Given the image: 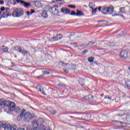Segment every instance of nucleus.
Masks as SVG:
<instances>
[{"instance_id":"56","label":"nucleus","mask_w":130,"mask_h":130,"mask_svg":"<svg viewBox=\"0 0 130 130\" xmlns=\"http://www.w3.org/2000/svg\"><path fill=\"white\" fill-rule=\"evenodd\" d=\"M47 130H52V129L50 127H48Z\"/></svg>"},{"instance_id":"55","label":"nucleus","mask_w":130,"mask_h":130,"mask_svg":"<svg viewBox=\"0 0 130 130\" xmlns=\"http://www.w3.org/2000/svg\"><path fill=\"white\" fill-rule=\"evenodd\" d=\"M120 17H122V18H124L123 15L120 14Z\"/></svg>"},{"instance_id":"7","label":"nucleus","mask_w":130,"mask_h":130,"mask_svg":"<svg viewBox=\"0 0 130 130\" xmlns=\"http://www.w3.org/2000/svg\"><path fill=\"white\" fill-rule=\"evenodd\" d=\"M62 38V35H57L56 37H52L51 40L52 41H57V40H59Z\"/></svg>"},{"instance_id":"12","label":"nucleus","mask_w":130,"mask_h":130,"mask_svg":"<svg viewBox=\"0 0 130 130\" xmlns=\"http://www.w3.org/2000/svg\"><path fill=\"white\" fill-rule=\"evenodd\" d=\"M9 16H11V14L9 12H8L7 10H5L4 13H3L2 15V18H8Z\"/></svg>"},{"instance_id":"28","label":"nucleus","mask_w":130,"mask_h":130,"mask_svg":"<svg viewBox=\"0 0 130 130\" xmlns=\"http://www.w3.org/2000/svg\"><path fill=\"white\" fill-rule=\"evenodd\" d=\"M24 112H25V110H22L20 115V117L22 118L24 116Z\"/></svg>"},{"instance_id":"16","label":"nucleus","mask_w":130,"mask_h":130,"mask_svg":"<svg viewBox=\"0 0 130 130\" xmlns=\"http://www.w3.org/2000/svg\"><path fill=\"white\" fill-rule=\"evenodd\" d=\"M76 16H78L79 17L81 16H84V13L79 10H77Z\"/></svg>"},{"instance_id":"18","label":"nucleus","mask_w":130,"mask_h":130,"mask_svg":"<svg viewBox=\"0 0 130 130\" xmlns=\"http://www.w3.org/2000/svg\"><path fill=\"white\" fill-rule=\"evenodd\" d=\"M41 16L43 18H47L48 17V15H47V12L46 11H44L41 13Z\"/></svg>"},{"instance_id":"60","label":"nucleus","mask_w":130,"mask_h":130,"mask_svg":"<svg viewBox=\"0 0 130 130\" xmlns=\"http://www.w3.org/2000/svg\"><path fill=\"white\" fill-rule=\"evenodd\" d=\"M61 63H62V64H63L64 63L63 62H61Z\"/></svg>"},{"instance_id":"48","label":"nucleus","mask_w":130,"mask_h":130,"mask_svg":"<svg viewBox=\"0 0 130 130\" xmlns=\"http://www.w3.org/2000/svg\"><path fill=\"white\" fill-rule=\"evenodd\" d=\"M14 2H16V3H20L21 2V0H13Z\"/></svg>"},{"instance_id":"22","label":"nucleus","mask_w":130,"mask_h":130,"mask_svg":"<svg viewBox=\"0 0 130 130\" xmlns=\"http://www.w3.org/2000/svg\"><path fill=\"white\" fill-rule=\"evenodd\" d=\"M95 7V4H94V3H89V7L90 9H94V7Z\"/></svg>"},{"instance_id":"8","label":"nucleus","mask_w":130,"mask_h":130,"mask_svg":"<svg viewBox=\"0 0 130 130\" xmlns=\"http://www.w3.org/2000/svg\"><path fill=\"white\" fill-rule=\"evenodd\" d=\"M120 56L125 58L127 57V51L126 50H122L120 53Z\"/></svg>"},{"instance_id":"32","label":"nucleus","mask_w":130,"mask_h":130,"mask_svg":"<svg viewBox=\"0 0 130 130\" xmlns=\"http://www.w3.org/2000/svg\"><path fill=\"white\" fill-rule=\"evenodd\" d=\"M4 106V101L3 100H0V106L3 107Z\"/></svg>"},{"instance_id":"1","label":"nucleus","mask_w":130,"mask_h":130,"mask_svg":"<svg viewBox=\"0 0 130 130\" xmlns=\"http://www.w3.org/2000/svg\"><path fill=\"white\" fill-rule=\"evenodd\" d=\"M41 122H44V120H43V119L39 118L38 120H33L31 122V124L32 125V130H37V128H39V126H40Z\"/></svg>"},{"instance_id":"39","label":"nucleus","mask_w":130,"mask_h":130,"mask_svg":"<svg viewBox=\"0 0 130 130\" xmlns=\"http://www.w3.org/2000/svg\"><path fill=\"white\" fill-rule=\"evenodd\" d=\"M88 52V50H84L83 52L82 53H83V54H86V53H87Z\"/></svg>"},{"instance_id":"9","label":"nucleus","mask_w":130,"mask_h":130,"mask_svg":"<svg viewBox=\"0 0 130 130\" xmlns=\"http://www.w3.org/2000/svg\"><path fill=\"white\" fill-rule=\"evenodd\" d=\"M61 12L63 14H70V13H71V10L69 9V8L63 7L61 9Z\"/></svg>"},{"instance_id":"54","label":"nucleus","mask_w":130,"mask_h":130,"mask_svg":"<svg viewBox=\"0 0 130 130\" xmlns=\"http://www.w3.org/2000/svg\"><path fill=\"white\" fill-rule=\"evenodd\" d=\"M108 99H109V100H111V97H109V96H108Z\"/></svg>"},{"instance_id":"52","label":"nucleus","mask_w":130,"mask_h":130,"mask_svg":"<svg viewBox=\"0 0 130 130\" xmlns=\"http://www.w3.org/2000/svg\"><path fill=\"white\" fill-rule=\"evenodd\" d=\"M119 123H120L121 124H123V123L121 122H118V124H119Z\"/></svg>"},{"instance_id":"13","label":"nucleus","mask_w":130,"mask_h":130,"mask_svg":"<svg viewBox=\"0 0 130 130\" xmlns=\"http://www.w3.org/2000/svg\"><path fill=\"white\" fill-rule=\"evenodd\" d=\"M19 3H20V4H22V5H23V6L25 7V8H27V7H30V6L31 5V4L26 3L22 1H20V2Z\"/></svg>"},{"instance_id":"40","label":"nucleus","mask_w":130,"mask_h":130,"mask_svg":"<svg viewBox=\"0 0 130 130\" xmlns=\"http://www.w3.org/2000/svg\"><path fill=\"white\" fill-rule=\"evenodd\" d=\"M4 124V122H0V128H3V125Z\"/></svg>"},{"instance_id":"20","label":"nucleus","mask_w":130,"mask_h":130,"mask_svg":"<svg viewBox=\"0 0 130 130\" xmlns=\"http://www.w3.org/2000/svg\"><path fill=\"white\" fill-rule=\"evenodd\" d=\"M10 130H17V125L15 124L11 125Z\"/></svg>"},{"instance_id":"14","label":"nucleus","mask_w":130,"mask_h":130,"mask_svg":"<svg viewBox=\"0 0 130 130\" xmlns=\"http://www.w3.org/2000/svg\"><path fill=\"white\" fill-rule=\"evenodd\" d=\"M36 89H37V91H40V92H41V93H42L44 95H45V92H44V91L43 90V87H42L41 86H38V87H37Z\"/></svg>"},{"instance_id":"4","label":"nucleus","mask_w":130,"mask_h":130,"mask_svg":"<svg viewBox=\"0 0 130 130\" xmlns=\"http://www.w3.org/2000/svg\"><path fill=\"white\" fill-rule=\"evenodd\" d=\"M13 50L14 51H18L20 53H22V55H25V54H27V53H29V52L27 51L23 48H22L19 46H15L13 47Z\"/></svg>"},{"instance_id":"58","label":"nucleus","mask_w":130,"mask_h":130,"mask_svg":"<svg viewBox=\"0 0 130 130\" xmlns=\"http://www.w3.org/2000/svg\"><path fill=\"white\" fill-rule=\"evenodd\" d=\"M85 45H85V44H82V45H81V47L83 46H85Z\"/></svg>"},{"instance_id":"33","label":"nucleus","mask_w":130,"mask_h":130,"mask_svg":"<svg viewBox=\"0 0 130 130\" xmlns=\"http://www.w3.org/2000/svg\"><path fill=\"white\" fill-rule=\"evenodd\" d=\"M126 120L128 121H130V115H127L126 116Z\"/></svg>"},{"instance_id":"37","label":"nucleus","mask_w":130,"mask_h":130,"mask_svg":"<svg viewBox=\"0 0 130 130\" xmlns=\"http://www.w3.org/2000/svg\"><path fill=\"white\" fill-rule=\"evenodd\" d=\"M44 75H49V72L47 71H45L44 72Z\"/></svg>"},{"instance_id":"15","label":"nucleus","mask_w":130,"mask_h":130,"mask_svg":"<svg viewBox=\"0 0 130 130\" xmlns=\"http://www.w3.org/2000/svg\"><path fill=\"white\" fill-rule=\"evenodd\" d=\"M39 128H40V130H46V127L43 124V122H41Z\"/></svg>"},{"instance_id":"45","label":"nucleus","mask_w":130,"mask_h":130,"mask_svg":"<svg viewBox=\"0 0 130 130\" xmlns=\"http://www.w3.org/2000/svg\"><path fill=\"white\" fill-rule=\"evenodd\" d=\"M125 86H126V87L127 88H130V85H128V83H125Z\"/></svg>"},{"instance_id":"11","label":"nucleus","mask_w":130,"mask_h":130,"mask_svg":"<svg viewBox=\"0 0 130 130\" xmlns=\"http://www.w3.org/2000/svg\"><path fill=\"white\" fill-rule=\"evenodd\" d=\"M49 10H51L52 14H54V15H57L58 13V10L55 7H49Z\"/></svg>"},{"instance_id":"19","label":"nucleus","mask_w":130,"mask_h":130,"mask_svg":"<svg viewBox=\"0 0 130 130\" xmlns=\"http://www.w3.org/2000/svg\"><path fill=\"white\" fill-rule=\"evenodd\" d=\"M87 98L89 101H93V100H94V96H93V95H92L91 94H89L87 96Z\"/></svg>"},{"instance_id":"34","label":"nucleus","mask_w":130,"mask_h":130,"mask_svg":"<svg viewBox=\"0 0 130 130\" xmlns=\"http://www.w3.org/2000/svg\"><path fill=\"white\" fill-rule=\"evenodd\" d=\"M70 15L71 16H75V15H77V13H76V12H75V11H72L71 13H70Z\"/></svg>"},{"instance_id":"30","label":"nucleus","mask_w":130,"mask_h":130,"mask_svg":"<svg viewBox=\"0 0 130 130\" xmlns=\"http://www.w3.org/2000/svg\"><path fill=\"white\" fill-rule=\"evenodd\" d=\"M68 8H70V9H76V6L75 5H68Z\"/></svg>"},{"instance_id":"35","label":"nucleus","mask_w":130,"mask_h":130,"mask_svg":"<svg viewBox=\"0 0 130 130\" xmlns=\"http://www.w3.org/2000/svg\"><path fill=\"white\" fill-rule=\"evenodd\" d=\"M26 130H32V128H31V126L27 125L26 127Z\"/></svg>"},{"instance_id":"44","label":"nucleus","mask_w":130,"mask_h":130,"mask_svg":"<svg viewBox=\"0 0 130 130\" xmlns=\"http://www.w3.org/2000/svg\"><path fill=\"white\" fill-rule=\"evenodd\" d=\"M35 13V11L34 10H30V14L32 15V14H34Z\"/></svg>"},{"instance_id":"59","label":"nucleus","mask_w":130,"mask_h":130,"mask_svg":"<svg viewBox=\"0 0 130 130\" xmlns=\"http://www.w3.org/2000/svg\"><path fill=\"white\" fill-rule=\"evenodd\" d=\"M108 97L107 96H105V99H107Z\"/></svg>"},{"instance_id":"23","label":"nucleus","mask_w":130,"mask_h":130,"mask_svg":"<svg viewBox=\"0 0 130 130\" xmlns=\"http://www.w3.org/2000/svg\"><path fill=\"white\" fill-rule=\"evenodd\" d=\"M124 7H122L119 9L120 10V13L122 14H124L125 13V10H124Z\"/></svg>"},{"instance_id":"43","label":"nucleus","mask_w":130,"mask_h":130,"mask_svg":"<svg viewBox=\"0 0 130 130\" xmlns=\"http://www.w3.org/2000/svg\"><path fill=\"white\" fill-rule=\"evenodd\" d=\"M72 45L73 46H74V47H78V45L77 44V43H73V44H72Z\"/></svg>"},{"instance_id":"26","label":"nucleus","mask_w":130,"mask_h":130,"mask_svg":"<svg viewBox=\"0 0 130 130\" xmlns=\"http://www.w3.org/2000/svg\"><path fill=\"white\" fill-rule=\"evenodd\" d=\"M79 83L80 84V85H81V86H83V85H84V79H80L79 80Z\"/></svg>"},{"instance_id":"38","label":"nucleus","mask_w":130,"mask_h":130,"mask_svg":"<svg viewBox=\"0 0 130 130\" xmlns=\"http://www.w3.org/2000/svg\"><path fill=\"white\" fill-rule=\"evenodd\" d=\"M95 44V43H94V42H89V43H88V44H87V45H93V44Z\"/></svg>"},{"instance_id":"3","label":"nucleus","mask_w":130,"mask_h":130,"mask_svg":"<svg viewBox=\"0 0 130 130\" xmlns=\"http://www.w3.org/2000/svg\"><path fill=\"white\" fill-rule=\"evenodd\" d=\"M24 15V10L21 9H15L13 10L12 13L13 17H21Z\"/></svg>"},{"instance_id":"42","label":"nucleus","mask_w":130,"mask_h":130,"mask_svg":"<svg viewBox=\"0 0 130 130\" xmlns=\"http://www.w3.org/2000/svg\"><path fill=\"white\" fill-rule=\"evenodd\" d=\"M1 12H5V7H2L1 8Z\"/></svg>"},{"instance_id":"64","label":"nucleus","mask_w":130,"mask_h":130,"mask_svg":"<svg viewBox=\"0 0 130 130\" xmlns=\"http://www.w3.org/2000/svg\"><path fill=\"white\" fill-rule=\"evenodd\" d=\"M85 7H86V5H84Z\"/></svg>"},{"instance_id":"46","label":"nucleus","mask_w":130,"mask_h":130,"mask_svg":"<svg viewBox=\"0 0 130 130\" xmlns=\"http://www.w3.org/2000/svg\"><path fill=\"white\" fill-rule=\"evenodd\" d=\"M63 71L66 73L67 74H68V73H69V70L67 69H63Z\"/></svg>"},{"instance_id":"21","label":"nucleus","mask_w":130,"mask_h":130,"mask_svg":"<svg viewBox=\"0 0 130 130\" xmlns=\"http://www.w3.org/2000/svg\"><path fill=\"white\" fill-rule=\"evenodd\" d=\"M14 110L15 111V112H16V113H19V112L21 111V109H20L19 107H16Z\"/></svg>"},{"instance_id":"51","label":"nucleus","mask_w":130,"mask_h":130,"mask_svg":"<svg viewBox=\"0 0 130 130\" xmlns=\"http://www.w3.org/2000/svg\"><path fill=\"white\" fill-rule=\"evenodd\" d=\"M11 63L12 64L11 67H15V64H14V63H13V62H12Z\"/></svg>"},{"instance_id":"27","label":"nucleus","mask_w":130,"mask_h":130,"mask_svg":"<svg viewBox=\"0 0 130 130\" xmlns=\"http://www.w3.org/2000/svg\"><path fill=\"white\" fill-rule=\"evenodd\" d=\"M8 50L9 48L7 47L5 48L1 49V51H3V52H8Z\"/></svg>"},{"instance_id":"24","label":"nucleus","mask_w":130,"mask_h":130,"mask_svg":"<svg viewBox=\"0 0 130 130\" xmlns=\"http://www.w3.org/2000/svg\"><path fill=\"white\" fill-rule=\"evenodd\" d=\"M94 58L93 57H90L88 58L87 60L89 62H93L94 61Z\"/></svg>"},{"instance_id":"50","label":"nucleus","mask_w":130,"mask_h":130,"mask_svg":"<svg viewBox=\"0 0 130 130\" xmlns=\"http://www.w3.org/2000/svg\"><path fill=\"white\" fill-rule=\"evenodd\" d=\"M101 8H102V7H100L98 8V10L99 11V12H101Z\"/></svg>"},{"instance_id":"31","label":"nucleus","mask_w":130,"mask_h":130,"mask_svg":"<svg viewBox=\"0 0 130 130\" xmlns=\"http://www.w3.org/2000/svg\"><path fill=\"white\" fill-rule=\"evenodd\" d=\"M115 45V43L114 42H109V46H114Z\"/></svg>"},{"instance_id":"57","label":"nucleus","mask_w":130,"mask_h":130,"mask_svg":"<svg viewBox=\"0 0 130 130\" xmlns=\"http://www.w3.org/2000/svg\"><path fill=\"white\" fill-rule=\"evenodd\" d=\"M62 0H57V2H62Z\"/></svg>"},{"instance_id":"47","label":"nucleus","mask_w":130,"mask_h":130,"mask_svg":"<svg viewBox=\"0 0 130 130\" xmlns=\"http://www.w3.org/2000/svg\"><path fill=\"white\" fill-rule=\"evenodd\" d=\"M17 130H25V128H22V127H20V128H18Z\"/></svg>"},{"instance_id":"36","label":"nucleus","mask_w":130,"mask_h":130,"mask_svg":"<svg viewBox=\"0 0 130 130\" xmlns=\"http://www.w3.org/2000/svg\"><path fill=\"white\" fill-rule=\"evenodd\" d=\"M44 75H41L37 77V79H42L43 78Z\"/></svg>"},{"instance_id":"62","label":"nucleus","mask_w":130,"mask_h":130,"mask_svg":"<svg viewBox=\"0 0 130 130\" xmlns=\"http://www.w3.org/2000/svg\"><path fill=\"white\" fill-rule=\"evenodd\" d=\"M2 14V11H0V15H1Z\"/></svg>"},{"instance_id":"53","label":"nucleus","mask_w":130,"mask_h":130,"mask_svg":"<svg viewBox=\"0 0 130 130\" xmlns=\"http://www.w3.org/2000/svg\"><path fill=\"white\" fill-rule=\"evenodd\" d=\"M115 16H120V14H115Z\"/></svg>"},{"instance_id":"17","label":"nucleus","mask_w":130,"mask_h":130,"mask_svg":"<svg viewBox=\"0 0 130 130\" xmlns=\"http://www.w3.org/2000/svg\"><path fill=\"white\" fill-rule=\"evenodd\" d=\"M11 102L8 101H3V107L6 106V107H9V106L10 105V103Z\"/></svg>"},{"instance_id":"10","label":"nucleus","mask_w":130,"mask_h":130,"mask_svg":"<svg viewBox=\"0 0 130 130\" xmlns=\"http://www.w3.org/2000/svg\"><path fill=\"white\" fill-rule=\"evenodd\" d=\"M2 128H4L5 130H11V124L3 122Z\"/></svg>"},{"instance_id":"49","label":"nucleus","mask_w":130,"mask_h":130,"mask_svg":"<svg viewBox=\"0 0 130 130\" xmlns=\"http://www.w3.org/2000/svg\"><path fill=\"white\" fill-rule=\"evenodd\" d=\"M0 5H4V1H1V0H0Z\"/></svg>"},{"instance_id":"41","label":"nucleus","mask_w":130,"mask_h":130,"mask_svg":"<svg viewBox=\"0 0 130 130\" xmlns=\"http://www.w3.org/2000/svg\"><path fill=\"white\" fill-rule=\"evenodd\" d=\"M26 14L27 16H30L31 14V12H30V11H26Z\"/></svg>"},{"instance_id":"29","label":"nucleus","mask_w":130,"mask_h":130,"mask_svg":"<svg viewBox=\"0 0 130 130\" xmlns=\"http://www.w3.org/2000/svg\"><path fill=\"white\" fill-rule=\"evenodd\" d=\"M57 85L58 86H59L60 88H63V87H66V85L63 83H60Z\"/></svg>"},{"instance_id":"2","label":"nucleus","mask_w":130,"mask_h":130,"mask_svg":"<svg viewBox=\"0 0 130 130\" xmlns=\"http://www.w3.org/2000/svg\"><path fill=\"white\" fill-rule=\"evenodd\" d=\"M113 10H114V8L113 6L104 7L102 9V13L105 14L108 13L110 15L113 13Z\"/></svg>"},{"instance_id":"6","label":"nucleus","mask_w":130,"mask_h":130,"mask_svg":"<svg viewBox=\"0 0 130 130\" xmlns=\"http://www.w3.org/2000/svg\"><path fill=\"white\" fill-rule=\"evenodd\" d=\"M8 107L9 108V110H10L11 111H13V110H15V107H16V105L15 104L14 102H10Z\"/></svg>"},{"instance_id":"25","label":"nucleus","mask_w":130,"mask_h":130,"mask_svg":"<svg viewBox=\"0 0 130 130\" xmlns=\"http://www.w3.org/2000/svg\"><path fill=\"white\" fill-rule=\"evenodd\" d=\"M92 13L91 14L92 15H95V14H96V12H97V10H98V8H96L95 9H92Z\"/></svg>"},{"instance_id":"61","label":"nucleus","mask_w":130,"mask_h":130,"mask_svg":"<svg viewBox=\"0 0 130 130\" xmlns=\"http://www.w3.org/2000/svg\"><path fill=\"white\" fill-rule=\"evenodd\" d=\"M6 10H10L9 8H6Z\"/></svg>"},{"instance_id":"63","label":"nucleus","mask_w":130,"mask_h":130,"mask_svg":"<svg viewBox=\"0 0 130 130\" xmlns=\"http://www.w3.org/2000/svg\"><path fill=\"white\" fill-rule=\"evenodd\" d=\"M5 47V46H3V47Z\"/></svg>"},{"instance_id":"5","label":"nucleus","mask_w":130,"mask_h":130,"mask_svg":"<svg viewBox=\"0 0 130 130\" xmlns=\"http://www.w3.org/2000/svg\"><path fill=\"white\" fill-rule=\"evenodd\" d=\"M23 116L24 117L25 120H27V121L30 120V119H32V118L34 117V116L29 112L25 113Z\"/></svg>"}]
</instances>
